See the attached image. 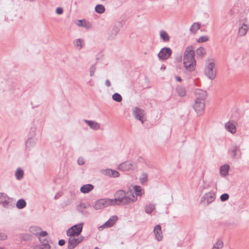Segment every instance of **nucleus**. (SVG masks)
<instances>
[{"mask_svg":"<svg viewBox=\"0 0 249 249\" xmlns=\"http://www.w3.org/2000/svg\"><path fill=\"white\" fill-rule=\"evenodd\" d=\"M48 234L47 231H40L38 234L37 236V237L39 238V239H41V237H45Z\"/></svg>","mask_w":249,"mask_h":249,"instance_id":"c03bdc74","label":"nucleus"},{"mask_svg":"<svg viewBox=\"0 0 249 249\" xmlns=\"http://www.w3.org/2000/svg\"><path fill=\"white\" fill-rule=\"evenodd\" d=\"M26 206V202L25 200L23 198L19 199L16 203V207L19 209H22L25 207Z\"/></svg>","mask_w":249,"mask_h":249,"instance_id":"7c9ffc66","label":"nucleus"},{"mask_svg":"<svg viewBox=\"0 0 249 249\" xmlns=\"http://www.w3.org/2000/svg\"><path fill=\"white\" fill-rule=\"evenodd\" d=\"M221 201L224 202L227 201L229 198V195L227 193L223 194L220 197Z\"/></svg>","mask_w":249,"mask_h":249,"instance_id":"a19ab883","label":"nucleus"},{"mask_svg":"<svg viewBox=\"0 0 249 249\" xmlns=\"http://www.w3.org/2000/svg\"><path fill=\"white\" fill-rule=\"evenodd\" d=\"M23 170L21 168H18L15 173V176L16 177V178L18 180H20L23 178Z\"/></svg>","mask_w":249,"mask_h":249,"instance_id":"473e14b6","label":"nucleus"},{"mask_svg":"<svg viewBox=\"0 0 249 249\" xmlns=\"http://www.w3.org/2000/svg\"><path fill=\"white\" fill-rule=\"evenodd\" d=\"M94 249H100L99 248H98V247H96L94 248Z\"/></svg>","mask_w":249,"mask_h":249,"instance_id":"6e6d98bb","label":"nucleus"},{"mask_svg":"<svg viewBox=\"0 0 249 249\" xmlns=\"http://www.w3.org/2000/svg\"><path fill=\"white\" fill-rule=\"evenodd\" d=\"M193 107L198 115H202L204 111L205 103L203 101H195Z\"/></svg>","mask_w":249,"mask_h":249,"instance_id":"9d476101","label":"nucleus"},{"mask_svg":"<svg viewBox=\"0 0 249 249\" xmlns=\"http://www.w3.org/2000/svg\"><path fill=\"white\" fill-rule=\"evenodd\" d=\"M155 205L152 203H149L145 206V212L148 214H150L155 210Z\"/></svg>","mask_w":249,"mask_h":249,"instance_id":"c756f323","label":"nucleus"},{"mask_svg":"<svg viewBox=\"0 0 249 249\" xmlns=\"http://www.w3.org/2000/svg\"><path fill=\"white\" fill-rule=\"evenodd\" d=\"M105 8L102 4H97L95 7V11L98 14H103L105 12Z\"/></svg>","mask_w":249,"mask_h":249,"instance_id":"72a5a7b5","label":"nucleus"},{"mask_svg":"<svg viewBox=\"0 0 249 249\" xmlns=\"http://www.w3.org/2000/svg\"><path fill=\"white\" fill-rule=\"evenodd\" d=\"M204 73L209 79L213 80L215 79L216 75V69L214 62H210L206 63Z\"/></svg>","mask_w":249,"mask_h":249,"instance_id":"7ed1b4c3","label":"nucleus"},{"mask_svg":"<svg viewBox=\"0 0 249 249\" xmlns=\"http://www.w3.org/2000/svg\"><path fill=\"white\" fill-rule=\"evenodd\" d=\"M54 198L55 199H56L57 198V195H55V196H54Z\"/></svg>","mask_w":249,"mask_h":249,"instance_id":"5fc2aeb1","label":"nucleus"},{"mask_svg":"<svg viewBox=\"0 0 249 249\" xmlns=\"http://www.w3.org/2000/svg\"><path fill=\"white\" fill-rule=\"evenodd\" d=\"M112 99L117 102H120L122 100V97L119 93H115L112 95Z\"/></svg>","mask_w":249,"mask_h":249,"instance_id":"e433bc0d","label":"nucleus"},{"mask_svg":"<svg viewBox=\"0 0 249 249\" xmlns=\"http://www.w3.org/2000/svg\"><path fill=\"white\" fill-rule=\"evenodd\" d=\"M105 85L107 87H109L111 86V83L108 79H107L105 81Z\"/></svg>","mask_w":249,"mask_h":249,"instance_id":"3c124183","label":"nucleus"},{"mask_svg":"<svg viewBox=\"0 0 249 249\" xmlns=\"http://www.w3.org/2000/svg\"><path fill=\"white\" fill-rule=\"evenodd\" d=\"M77 210L81 213L82 214H86L87 212L85 211L84 209H87V205L84 203H80L77 205Z\"/></svg>","mask_w":249,"mask_h":249,"instance_id":"a878e982","label":"nucleus"},{"mask_svg":"<svg viewBox=\"0 0 249 249\" xmlns=\"http://www.w3.org/2000/svg\"><path fill=\"white\" fill-rule=\"evenodd\" d=\"M226 129L231 134H234L236 132L235 125L230 121L227 122L225 124Z\"/></svg>","mask_w":249,"mask_h":249,"instance_id":"f3484780","label":"nucleus"},{"mask_svg":"<svg viewBox=\"0 0 249 249\" xmlns=\"http://www.w3.org/2000/svg\"><path fill=\"white\" fill-rule=\"evenodd\" d=\"M230 166L228 164H224L220 167V173L222 177H225L229 174Z\"/></svg>","mask_w":249,"mask_h":249,"instance_id":"5701e85b","label":"nucleus"},{"mask_svg":"<svg viewBox=\"0 0 249 249\" xmlns=\"http://www.w3.org/2000/svg\"><path fill=\"white\" fill-rule=\"evenodd\" d=\"M249 29V26L248 24L243 23V25L239 27L238 30V35L240 36H243L246 35L247 31Z\"/></svg>","mask_w":249,"mask_h":249,"instance_id":"6ab92c4d","label":"nucleus"},{"mask_svg":"<svg viewBox=\"0 0 249 249\" xmlns=\"http://www.w3.org/2000/svg\"><path fill=\"white\" fill-rule=\"evenodd\" d=\"M172 53V50L168 47L162 48L158 54V56L160 60H165L168 59Z\"/></svg>","mask_w":249,"mask_h":249,"instance_id":"6e6552de","label":"nucleus"},{"mask_svg":"<svg viewBox=\"0 0 249 249\" xmlns=\"http://www.w3.org/2000/svg\"><path fill=\"white\" fill-rule=\"evenodd\" d=\"M7 238V236L5 233L0 232V240H5Z\"/></svg>","mask_w":249,"mask_h":249,"instance_id":"49530a36","label":"nucleus"},{"mask_svg":"<svg viewBox=\"0 0 249 249\" xmlns=\"http://www.w3.org/2000/svg\"><path fill=\"white\" fill-rule=\"evenodd\" d=\"M106 173L107 175L110 177L117 178L120 175L119 173L116 170L108 169L106 170Z\"/></svg>","mask_w":249,"mask_h":249,"instance_id":"b1692460","label":"nucleus"},{"mask_svg":"<svg viewBox=\"0 0 249 249\" xmlns=\"http://www.w3.org/2000/svg\"><path fill=\"white\" fill-rule=\"evenodd\" d=\"M178 95L180 97H184L186 94V90L184 87L182 86H178L176 88Z\"/></svg>","mask_w":249,"mask_h":249,"instance_id":"393cba45","label":"nucleus"},{"mask_svg":"<svg viewBox=\"0 0 249 249\" xmlns=\"http://www.w3.org/2000/svg\"><path fill=\"white\" fill-rule=\"evenodd\" d=\"M114 196V198H110V201L112 206L125 205L137 201L136 197L131 198L129 196H127L126 192L123 190L117 191Z\"/></svg>","mask_w":249,"mask_h":249,"instance_id":"f03ea898","label":"nucleus"},{"mask_svg":"<svg viewBox=\"0 0 249 249\" xmlns=\"http://www.w3.org/2000/svg\"><path fill=\"white\" fill-rule=\"evenodd\" d=\"M56 13L58 15H61L63 14V9L61 7H57L56 9Z\"/></svg>","mask_w":249,"mask_h":249,"instance_id":"09e8293b","label":"nucleus"},{"mask_svg":"<svg viewBox=\"0 0 249 249\" xmlns=\"http://www.w3.org/2000/svg\"><path fill=\"white\" fill-rule=\"evenodd\" d=\"M15 199L9 197L4 193H0V204L5 208H8L15 204Z\"/></svg>","mask_w":249,"mask_h":249,"instance_id":"20e7f679","label":"nucleus"},{"mask_svg":"<svg viewBox=\"0 0 249 249\" xmlns=\"http://www.w3.org/2000/svg\"><path fill=\"white\" fill-rule=\"evenodd\" d=\"M239 150V146L235 145H233L231 147L229 151V154H230L231 157L234 159L236 158L237 154V151Z\"/></svg>","mask_w":249,"mask_h":249,"instance_id":"a211bd4d","label":"nucleus"},{"mask_svg":"<svg viewBox=\"0 0 249 249\" xmlns=\"http://www.w3.org/2000/svg\"><path fill=\"white\" fill-rule=\"evenodd\" d=\"M195 56L194 47L192 45L188 46L184 52L183 65L186 70L190 72L194 71L196 69Z\"/></svg>","mask_w":249,"mask_h":249,"instance_id":"f257e3e1","label":"nucleus"},{"mask_svg":"<svg viewBox=\"0 0 249 249\" xmlns=\"http://www.w3.org/2000/svg\"><path fill=\"white\" fill-rule=\"evenodd\" d=\"M75 41L76 43L75 45L77 47H80V49H81L82 46V43L83 42V40L81 39H77Z\"/></svg>","mask_w":249,"mask_h":249,"instance_id":"a18cd8bd","label":"nucleus"},{"mask_svg":"<svg viewBox=\"0 0 249 249\" xmlns=\"http://www.w3.org/2000/svg\"><path fill=\"white\" fill-rule=\"evenodd\" d=\"M216 198L215 193L213 191H210L205 193L201 197L200 203H202L205 201H207L206 205H208L210 203L214 201Z\"/></svg>","mask_w":249,"mask_h":249,"instance_id":"1a4fd4ad","label":"nucleus"},{"mask_svg":"<svg viewBox=\"0 0 249 249\" xmlns=\"http://www.w3.org/2000/svg\"><path fill=\"white\" fill-rule=\"evenodd\" d=\"M133 164L129 161L124 162L119 164L118 168L122 171H128L132 169Z\"/></svg>","mask_w":249,"mask_h":249,"instance_id":"4468645a","label":"nucleus"},{"mask_svg":"<svg viewBox=\"0 0 249 249\" xmlns=\"http://www.w3.org/2000/svg\"><path fill=\"white\" fill-rule=\"evenodd\" d=\"M96 67H95V65H92L90 69H89V71H90V76H93L94 74V73H95V71H96Z\"/></svg>","mask_w":249,"mask_h":249,"instance_id":"37998d69","label":"nucleus"},{"mask_svg":"<svg viewBox=\"0 0 249 249\" xmlns=\"http://www.w3.org/2000/svg\"><path fill=\"white\" fill-rule=\"evenodd\" d=\"M35 144L36 141L35 139L32 137H29L25 143L26 148L28 150H30L35 145Z\"/></svg>","mask_w":249,"mask_h":249,"instance_id":"aec40b11","label":"nucleus"},{"mask_svg":"<svg viewBox=\"0 0 249 249\" xmlns=\"http://www.w3.org/2000/svg\"><path fill=\"white\" fill-rule=\"evenodd\" d=\"M40 242L41 243V244H43V242H46V241H48L46 239H39Z\"/></svg>","mask_w":249,"mask_h":249,"instance_id":"864d4df0","label":"nucleus"},{"mask_svg":"<svg viewBox=\"0 0 249 249\" xmlns=\"http://www.w3.org/2000/svg\"><path fill=\"white\" fill-rule=\"evenodd\" d=\"M0 249H4L3 248L0 247Z\"/></svg>","mask_w":249,"mask_h":249,"instance_id":"4d7b16f0","label":"nucleus"},{"mask_svg":"<svg viewBox=\"0 0 249 249\" xmlns=\"http://www.w3.org/2000/svg\"><path fill=\"white\" fill-rule=\"evenodd\" d=\"M148 180L147 178V175L145 173H143L141 175V177L140 178V181L142 184H143L144 183L147 182Z\"/></svg>","mask_w":249,"mask_h":249,"instance_id":"4c0bfd02","label":"nucleus"},{"mask_svg":"<svg viewBox=\"0 0 249 249\" xmlns=\"http://www.w3.org/2000/svg\"><path fill=\"white\" fill-rule=\"evenodd\" d=\"M175 78H176V80L178 81V82H181L182 81L181 78L179 76L176 75L175 76Z\"/></svg>","mask_w":249,"mask_h":249,"instance_id":"603ef678","label":"nucleus"},{"mask_svg":"<svg viewBox=\"0 0 249 249\" xmlns=\"http://www.w3.org/2000/svg\"><path fill=\"white\" fill-rule=\"evenodd\" d=\"M134 191L135 192V195L133 194V193H132V197L131 198H137L138 199V196H141L142 195L144 194V190L141 186L138 185H135L133 187Z\"/></svg>","mask_w":249,"mask_h":249,"instance_id":"ddd939ff","label":"nucleus"},{"mask_svg":"<svg viewBox=\"0 0 249 249\" xmlns=\"http://www.w3.org/2000/svg\"><path fill=\"white\" fill-rule=\"evenodd\" d=\"M200 25L198 23L194 22L191 26L190 31L193 34H196L200 28Z\"/></svg>","mask_w":249,"mask_h":249,"instance_id":"2f4dec72","label":"nucleus"},{"mask_svg":"<svg viewBox=\"0 0 249 249\" xmlns=\"http://www.w3.org/2000/svg\"><path fill=\"white\" fill-rule=\"evenodd\" d=\"M66 242L64 239H60L58 241V245L60 246H62L65 245Z\"/></svg>","mask_w":249,"mask_h":249,"instance_id":"8fccbe9b","label":"nucleus"},{"mask_svg":"<svg viewBox=\"0 0 249 249\" xmlns=\"http://www.w3.org/2000/svg\"><path fill=\"white\" fill-rule=\"evenodd\" d=\"M154 232L155 235V238L158 241H160L162 239V233L161 231V228L160 225H157L154 229Z\"/></svg>","mask_w":249,"mask_h":249,"instance_id":"2eb2a0df","label":"nucleus"},{"mask_svg":"<svg viewBox=\"0 0 249 249\" xmlns=\"http://www.w3.org/2000/svg\"><path fill=\"white\" fill-rule=\"evenodd\" d=\"M77 163L79 165H82L84 164V163H85L84 159L82 157L79 158L77 160Z\"/></svg>","mask_w":249,"mask_h":249,"instance_id":"de8ad7c7","label":"nucleus"},{"mask_svg":"<svg viewBox=\"0 0 249 249\" xmlns=\"http://www.w3.org/2000/svg\"><path fill=\"white\" fill-rule=\"evenodd\" d=\"M119 29L118 27L114 26L111 28L109 31V37L111 39L114 38L118 34Z\"/></svg>","mask_w":249,"mask_h":249,"instance_id":"cd10ccee","label":"nucleus"},{"mask_svg":"<svg viewBox=\"0 0 249 249\" xmlns=\"http://www.w3.org/2000/svg\"><path fill=\"white\" fill-rule=\"evenodd\" d=\"M94 186L91 184H87L81 186L80 191L84 194H86L92 190Z\"/></svg>","mask_w":249,"mask_h":249,"instance_id":"412c9836","label":"nucleus"},{"mask_svg":"<svg viewBox=\"0 0 249 249\" xmlns=\"http://www.w3.org/2000/svg\"><path fill=\"white\" fill-rule=\"evenodd\" d=\"M160 37L163 42H167L170 40V36L165 31L162 30L160 32Z\"/></svg>","mask_w":249,"mask_h":249,"instance_id":"c85d7f7f","label":"nucleus"},{"mask_svg":"<svg viewBox=\"0 0 249 249\" xmlns=\"http://www.w3.org/2000/svg\"><path fill=\"white\" fill-rule=\"evenodd\" d=\"M38 249H51V246L49 244L48 241L43 242L41 245L38 247Z\"/></svg>","mask_w":249,"mask_h":249,"instance_id":"58836bf2","label":"nucleus"},{"mask_svg":"<svg viewBox=\"0 0 249 249\" xmlns=\"http://www.w3.org/2000/svg\"><path fill=\"white\" fill-rule=\"evenodd\" d=\"M223 247V242L221 239H218L213 245L212 249H220Z\"/></svg>","mask_w":249,"mask_h":249,"instance_id":"c9c22d12","label":"nucleus"},{"mask_svg":"<svg viewBox=\"0 0 249 249\" xmlns=\"http://www.w3.org/2000/svg\"><path fill=\"white\" fill-rule=\"evenodd\" d=\"M195 95L196 96L195 101H199L205 102V100L207 96V93L206 91L198 89H196Z\"/></svg>","mask_w":249,"mask_h":249,"instance_id":"9b49d317","label":"nucleus"},{"mask_svg":"<svg viewBox=\"0 0 249 249\" xmlns=\"http://www.w3.org/2000/svg\"><path fill=\"white\" fill-rule=\"evenodd\" d=\"M76 24L78 26L87 27V21L85 19L78 20Z\"/></svg>","mask_w":249,"mask_h":249,"instance_id":"ea45409f","label":"nucleus"},{"mask_svg":"<svg viewBox=\"0 0 249 249\" xmlns=\"http://www.w3.org/2000/svg\"><path fill=\"white\" fill-rule=\"evenodd\" d=\"M118 220V217L116 215L112 216L104 224V226L107 227H111L113 226Z\"/></svg>","mask_w":249,"mask_h":249,"instance_id":"4be33fe9","label":"nucleus"},{"mask_svg":"<svg viewBox=\"0 0 249 249\" xmlns=\"http://www.w3.org/2000/svg\"><path fill=\"white\" fill-rule=\"evenodd\" d=\"M208 40L209 38L207 36H201L197 39V42L199 43H202L206 42Z\"/></svg>","mask_w":249,"mask_h":249,"instance_id":"79ce46f5","label":"nucleus"},{"mask_svg":"<svg viewBox=\"0 0 249 249\" xmlns=\"http://www.w3.org/2000/svg\"><path fill=\"white\" fill-rule=\"evenodd\" d=\"M41 230V228L37 226H33L30 227L29 231L33 234L36 235V237L38 236L39 231Z\"/></svg>","mask_w":249,"mask_h":249,"instance_id":"bb28decb","label":"nucleus"},{"mask_svg":"<svg viewBox=\"0 0 249 249\" xmlns=\"http://www.w3.org/2000/svg\"><path fill=\"white\" fill-rule=\"evenodd\" d=\"M196 55L200 58H202L206 54L205 49L203 47H199L196 51Z\"/></svg>","mask_w":249,"mask_h":249,"instance_id":"f704fd0d","label":"nucleus"},{"mask_svg":"<svg viewBox=\"0 0 249 249\" xmlns=\"http://www.w3.org/2000/svg\"><path fill=\"white\" fill-rule=\"evenodd\" d=\"M69 236L68 244V249H74L80 242H81L84 237L83 236H77V235H68Z\"/></svg>","mask_w":249,"mask_h":249,"instance_id":"39448f33","label":"nucleus"},{"mask_svg":"<svg viewBox=\"0 0 249 249\" xmlns=\"http://www.w3.org/2000/svg\"><path fill=\"white\" fill-rule=\"evenodd\" d=\"M135 117L138 120H140L142 123H143V116L144 111L138 107H135L133 111Z\"/></svg>","mask_w":249,"mask_h":249,"instance_id":"f8f14e48","label":"nucleus"},{"mask_svg":"<svg viewBox=\"0 0 249 249\" xmlns=\"http://www.w3.org/2000/svg\"><path fill=\"white\" fill-rule=\"evenodd\" d=\"M84 121L89 126L91 129L93 130H98L100 127V124L96 122L88 120H84Z\"/></svg>","mask_w":249,"mask_h":249,"instance_id":"dca6fc26","label":"nucleus"},{"mask_svg":"<svg viewBox=\"0 0 249 249\" xmlns=\"http://www.w3.org/2000/svg\"><path fill=\"white\" fill-rule=\"evenodd\" d=\"M83 223H81L70 228L67 231V235H77L78 236L82 231Z\"/></svg>","mask_w":249,"mask_h":249,"instance_id":"0eeeda50","label":"nucleus"},{"mask_svg":"<svg viewBox=\"0 0 249 249\" xmlns=\"http://www.w3.org/2000/svg\"><path fill=\"white\" fill-rule=\"evenodd\" d=\"M109 206H112L110 198H105L96 200L93 204V208L95 210H100Z\"/></svg>","mask_w":249,"mask_h":249,"instance_id":"423d86ee","label":"nucleus"}]
</instances>
